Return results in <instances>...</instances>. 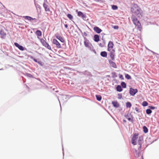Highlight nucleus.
Returning <instances> with one entry per match:
<instances>
[{"instance_id": "nucleus-1", "label": "nucleus", "mask_w": 159, "mask_h": 159, "mask_svg": "<svg viewBox=\"0 0 159 159\" xmlns=\"http://www.w3.org/2000/svg\"><path fill=\"white\" fill-rule=\"evenodd\" d=\"M132 12L136 15L138 17L141 18L143 17V13L142 10L137 5H134L131 8Z\"/></svg>"}, {"instance_id": "nucleus-2", "label": "nucleus", "mask_w": 159, "mask_h": 159, "mask_svg": "<svg viewBox=\"0 0 159 159\" xmlns=\"http://www.w3.org/2000/svg\"><path fill=\"white\" fill-rule=\"evenodd\" d=\"M131 18L133 23L140 30L141 28V25L139 20H138L136 17L134 15L132 16Z\"/></svg>"}, {"instance_id": "nucleus-3", "label": "nucleus", "mask_w": 159, "mask_h": 159, "mask_svg": "<svg viewBox=\"0 0 159 159\" xmlns=\"http://www.w3.org/2000/svg\"><path fill=\"white\" fill-rule=\"evenodd\" d=\"M138 134L135 133L134 134L132 139V143L134 145H136V141L138 139Z\"/></svg>"}, {"instance_id": "nucleus-4", "label": "nucleus", "mask_w": 159, "mask_h": 159, "mask_svg": "<svg viewBox=\"0 0 159 159\" xmlns=\"http://www.w3.org/2000/svg\"><path fill=\"white\" fill-rule=\"evenodd\" d=\"M85 39L84 41V45L86 47L89 48H91V46H92V45L89 42V41L87 39H86V38L85 37L84 38Z\"/></svg>"}, {"instance_id": "nucleus-5", "label": "nucleus", "mask_w": 159, "mask_h": 159, "mask_svg": "<svg viewBox=\"0 0 159 159\" xmlns=\"http://www.w3.org/2000/svg\"><path fill=\"white\" fill-rule=\"evenodd\" d=\"M138 92V90L137 89H133L131 88L129 89V93L132 96L134 95Z\"/></svg>"}, {"instance_id": "nucleus-6", "label": "nucleus", "mask_w": 159, "mask_h": 159, "mask_svg": "<svg viewBox=\"0 0 159 159\" xmlns=\"http://www.w3.org/2000/svg\"><path fill=\"white\" fill-rule=\"evenodd\" d=\"M52 43L56 45L57 48H61V46L60 44L56 39H53Z\"/></svg>"}, {"instance_id": "nucleus-7", "label": "nucleus", "mask_w": 159, "mask_h": 159, "mask_svg": "<svg viewBox=\"0 0 159 159\" xmlns=\"http://www.w3.org/2000/svg\"><path fill=\"white\" fill-rule=\"evenodd\" d=\"M55 36L57 39L59 40L62 43H64V42L65 41L64 39L61 36H60L58 33H56L55 35Z\"/></svg>"}, {"instance_id": "nucleus-8", "label": "nucleus", "mask_w": 159, "mask_h": 159, "mask_svg": "<svg viewBox=\"0 0 159 159\" xmlns=\"http://www.w3.org/2000/svg\"><path fill=\"white\" fill-rule=\"evenodd\" d=\"M114 46V44L111 41L109 42L108 45V49L107 50L109 51H110L112 50Z\"/></svg>"}, {"instance_id": "nucleus-9", "label": "nucleus", "mask_w": 159, "mask_h": 159, "mask_svg": "<svg viewBox=\"0 0 159 159\" xmlns=\"http://www.w3.org/2000/svg\"><path fill=\"white\" fill-rule=\"evenodd\" d=\"M109 52H110L109 54L110 57L111 58L112 60H114L115 59V50L113 49L112 50Z\"/></svg>"}, {"instance_id": "nucleus-10", "label": "nucleus", "mask_w": 159, "mask_h": 159, "mask_svg": "<svg viewBox=\"0 0 159 159\" xmlns=\"http://www.w3.org/2000/svg\"><path fill=\"white\" fill-rule=\"evenodd\" d=\"M43 7L44 8L45 11H50V10L49 7L48 6V4H45V3H43Z\"/></svg>"}, {"instance_id": "nucleus-11", "label": "nucleus", "mask_w": 159, "mask_h": 159, "mask_svg": "<svg viewBox=\"0 0 159 159\" xmlns=\"http://www.w3.org/2000/svg\"><path fill=\"white\" fill-rule=\"evenodd\" d=\"M93 30L98 34L100 33L102 31L101 29L97 26H95L94 27Z\"/></svg>"}, {"instance_id": "nucleus-12", "label": "nucleus", "mask_w": 159, "mask_h": 159, "mask_svg": "<svg viewBox=\"0 0 159 159\" xmlns=\"http://www.w3.org/2000/svg\"><path fill=\"white\" fill-rule=\"evenodd\" d=\"M23 18L25 20H28L29 21H32L34 20H36V19L35 18H33L32 17L30 16H24Z\"/></svg>"}, {"instance_id": "nucleus-13", "label": "nucleus", "mask_w": 159, "mask_h": 159, "mask_svg": "<svg viewBox=\"0 0 159 159\" xmlns=\"http://www.w3.org/2000/svg\"><path fill=\"white\" fill-rule=\"evenodd\" d=\"M109 63L110 64V65L111 67L114 68H117V66L114 62H113L112 61L109 60Z\"/></svg>"}, {"instance_id": "nucleus-14", "label": "nucleus", "mask_w": 159, "mask_h": 159, "mask_svg": "<svg viewBox=\"0 0 159 159\" xmlns=\"http://www.w3.org/2000/svg\"><path fill=\"white\" fill-rule=\"evenodd\" d=\"M125 116L126 118L129 121H131L132 122H133V120L131 119L130 117H133L131 115V114H127L126 115H125Z\"/></svg>"}, {"instance_id": "nucleus-15", "label": "nucleus", "mask_w": 159, "mask_h": 159, "mask_svg": "<svg viewBox=\"0 0 159 159\" xmlns=\"http://www.w3.org/2000/svg\"><path fill=\"white\" fill-rule=\"evenodd\" d=\"M112 104L113 106L116 108H118L119 107V104L117 101H112Z\"/></svg>"}, {"instance_id": "nucleus-16", "label": "nucleus", "mask_w": 159, "mask_h": 159, "mask_svg": "<svg viewBox=\"0 0 159 159\" xmlns=\"http://www.w3.org/2000/svg\"><path fill=\"white\" fill-rule=\"evenodd\" d=\"M0 34L2 38H4L6 36V34L3 30H0Z\"/></svg>"}, {"instance_id": "nucleus-17", "label": "nucleus", "mask_w": 159, "mask_h": 159, "mask_svg": "<svg viewBox=\"0 0 159 159\" xmlns=\"http://www.w3.org/2000/svg\"><path fill=\"white\" fill-rule=\"evenodd\" d=\"M94 40L96 42H98L99 41V36L98 34H95L94 36Z\"/></svg>"}, {"instance_id": "nucleus-18", "label": "nucleus", "mask_w": 159, "mask_h": 159, "mask_svg": "<svg viewBox=\"0 0 159 159\" xmlns=\"http://www.w3.org/2000/svg\"><path fill=\"white\" fill-rule=\"evenodd\" d=\"M43 46L47 48L49 50H51V46L48 44L46 42L43 44Z\"/></svg>"}, {"instance_id": "nucleus-19", "label": "nucleus", "mask_w": 159, "mask_h": 159, "mask_svg": "<svg viewBox=\"0 0 159 159\" xmlns=\"http://www.w3.org/2000/svg\"><path fill=\"white\" fill-rule=\"evenodd\" d=\"M100 55L103 57H106L107 56V53L106 51H102L101 52Z\"/></svg>"}, {"instance_id": "nucleus-20", "label": "nucleus", "mask_w": 159, "mask_h": 159, "mask_svg": "<svg viewBox=\"0 0 159 159\" xmlns=\"http://www.w3.org/2000/svg\"><path fill=\"white\" fill-rule=\"evenodd\" d=\"M143 141V138L142 137H139L138 139V145H142Z\"/></svg>"}, {"instance_id": "nucleus-21", "label": "nucleus", "mask_w": 159, "mask_h": 159, "mask_svg": "<svg viewBox=\"0 0 159 159\" xmlns=\"http://www.w3.org/2000/svg\"><path fill=\"white\" fill-rule=\"evenodd\" d=\"M116 89L117 91L120 92L122 91V89L121 86L120 85H118L116 87Z\"/></svg>"}, {"instance_id": "nucleus-22", "label": "nucleus", "mask_w": 159, "mask_h": 159, "mask_svg": "<svg viewBox=\"0 0 159 159\" xmlns=\"http://www.w3.org/2000/svg\"><path fill=\"white\" fill-rule=\"evenodd\" d=\"M135 157H138L140 156V151H138L136 149H134Z\"/></svg>"}, {"instance_id": "nucleus-23", "label": "nucleus", "mask_w": 159, "mask_h": 159, "mask_svg": "<svg viewBox=\"0 0 159 159\" xmlns=\"http://www.w3.org/2000/svg\"><path fill=\"white\" fill-rule=\"evenodd\" d=\"M25 75L28 77L30 78H33L34 76L33 75H32L30 73H26L25 74Z\"/></svg>"}, {"instance_id": "nucleus-24", "label": "nucleus", "mask_w": 159, "mask_h": 159, "mask_svg": "<svg viewBox=\"0 0 159 159\" xmlns=\"http://www.w3.org/2000/svg\"><path fill=\"white\" fill-rule=\"evenodd\" d=\"M96 97L97 100L98 101H100L102 99V97L100 95H96Z\"/></svg>"}, {"instance_id": "nucleus-25", "label": "nucleus", "mask_w": 159, "mask_h": 159, "mask_svg": "<svg viewBox=\"0 0 159 159\" xmlns=\"http://www.w3.org/2000/svg\"><path fill=\"white\" fill-rule=\"evenodd\" d=\"M126 106L127 108H130L131 107L132 105L129 102H127L126 103Z\"/></svg>"}, {"instance_id": "nucleus-26", "label": "nucleus", "mask_w": 159, "mask_h": 159, "mask_svg": "<svg viewBox=\"0 0 159 159\" xmlns=\"http://www.w3.org/2000/svg\"><path fill=\"white\" fill-rule=\"evenodd\" d=\"M121 85L122 87L123 88H125L126 87V83L124 82H121Z\"/></svg>"}, {"instance_id": "nucleus-27", "label": "nucleus", "mask_w": 159, "mask_h": 159, "mask_svg": "<svg viewBox=\"0 0 159 159\" xmlns=\"http://www.w3.org/2000/svg\"><path fill=\"white\" fill-rule=\"evenodd\" d=\"M143 129L144 132L145 133H148V128L146 126H143Z\"/></svg>"}, {"instance_id": "nucleus-28", "label": "nucleus", "mask_w": 159, "mask_h": 159, "mask_svg": "<svg viewBox=\"0 0 159 159\" xmlns=\"http://www.w3.org/2000/svg\"><path fill=\"white\" fill-rule=\"evenodd\" d=\"M36 35L38 36H41L42 35V32L41 31L37 30L36 32Z\"/></svg>"}, {"instance_id": "nucleus-29", "label": "nucleus", "mask_w": 159, "mask_h": 159, "mask_svg": "<svg viewBox=\"0 0 159 159\" xmlns=\"http://www.w3.org/2000/svg\"><path fill=\"white\" fill-rule=\"evenodd\" d=\"M146 112L147 114L150 115L152 113V111L150 109H148L146 110Z\"/></svg>"}, {"instance_id": "nucleus-30", "label": "nucleus", "mask_w": 159, "mask_h": 159, "mask_svg": "<svg viewBox=\"0 0 159 159\" xmlns=\"http://www.w3.org/2000/svg\"><path fill=\"white\" fill-rule=\"evenodd\" d=\"M148 102H147L145 101H143L142 103V105L143 107H146V106H148Z\"/></svg>"}, {"instance_id": "nucleus-31", "label": "nucleus", "mask_w": 159, "mask_h": 159, "mask_svg": "<svg viewBox=\"0 0 159 159\" xmlns=\"http://www.w3.org/2000/svg\"><path fill=\"white\" fill-rule=\"evenodd\" d=\"M125 77L128 80H131V76L128 74H126L125 75Z\"/></svg>"}, {"instance_id": "nucleus-32", "label": "nucleus", "mask_w": 159, "mask_h": 159, "mask_svg": "<svg viewBox=\"0 0 159 159\" xmlns=\"http://www.w3.org/2000/svg\"><path fill=\"white\" fill-rule=\"evenodd\" d=\"M111 7L112 9L113 10H116L118 9V7L116 5H112Z\"/></svg>"}, {"instance_id": "nucleus-33", "label": "nucleus", "mask_w": 159, "mask_h": 159, "mask_svg": "<svg viewBox=\"0 0 159 159\" xmlns=\"http://www.w3.org/2000/svg\"><path fill=\"white\" fill-rule=\"evenodd\" d=\"M67 16L70 20H71L73 18V16L70 14H68L67 15Z\"/></svg>"}, {"instance_id": "nucleus-34", "label": "nucleus", "mask_w": 159, "mask_h": 159, "mask_svg": "<svg viewBox=\"0 0 159 159\" xmlns=\"http://www.w3.org/2000/svg\"><path fill=\"white\" fill-rule=\"evenodd\" d=\"M30 57L31 59L33 60L36 62L38 63V61L37 60V59H35L33 57L30 56Z\"/></svg>"}, {"instance_id": "nucleus-35", "label": "nucleus", "mask_w": 159, "mask_h": 159, "mask_svg": "<svg viewBox=\"0 0 159 159\" xmlns=\"http://www.w3.org/2000/svg\"><path fill=\"white\" fill-rule=\"evenodd\" d=\"M83 14H84L81 11H79L78 12L77 15L81 17Z\"/></svg>"}, {"instance_id": "nucleus-36", "label": "nucleus", "mask_w": 159, "mask_h": 159, "mask_svg": "<svg viewBox=\"0 0 159 159\" xmlns=\"http://www.w3.org/2000/svg\"><path fill=\"white\" fill-rule=\"evenodd\" d=\"M122 94L121 93H118V99H122Z\"/></svg>"}, {"instance_id": "nucleus-37", "label": "nucleus", "mask_w": 159, "mask_h": 159, "mask_svg": "<svg viewBox=\"0 0 159 159\" xmlns=\"http://www.w3.org/2000/svg\"><path fill=\"white\" fill-rule=\"evenodd\" d=\"M112 77L113 78H115L117 77L116 73L115 72H113L111 73Z\"/></svg>"}, {"instance_id": "nucleus-38", "label": "nucleus", "mask_w": 159, "mask_h": 159, "mask_svg": "<svg viewBox=\"0 0 159 159\" xmlns=\"http://www.w3.org/2000/svg\"><path fill=\"white\" fill-rule=\"evenodd\" d=\"M34 4L36 8H38L39 9H41V7L40 6L39 4L36 3L35 2H34Z\"/></svg>"}, {"instance_id": "nucleus-39", "label": "nucleus", "mask_w": 159, "mask_h": 159, "mask_svg": "<svg viewBox=\"0 0 159 159\" xmlns=\"http://www.w3.org/2000/svg\"><path fill=\"white\" fill-rule=\"evenodd\" d=\"M84 20H86L87 19V17L86 16V15L83 14V15L81 17Z\"/></svg>"}, {"instance_id": "nucleus-40", "label": "nucleus", "mask_w": 159, "mask_h": 159, "mask_svg": "<svg viewBox=\"0 0 159 159\" xmlns=\"http://www.w3.org/2000/svg\"><path fill=\"white\" fill-rule=\"evenodd\" d=\"M21 51H24V48L22 46L20 45L18 48Z\"/></svg>"}, {"instance_id": "nucleus-41", "label": "nucleus", "mask_w": 159, "mask_h": 159, "mask_svg": "<svg viewBox=\"0 0 159 159\" xmlns=\"http://www.w3.org/2000/svg\"><path fill=\"white\" fill-rule=\"evenodd\" d=\"M37 63L41 66H43L44 64L41 61H39Z\"/></svg>"}, {"instance_id": "nucleus-42", "label": "nucleus", "mask_w": 159, "mask_h": 159, "mask_svg": "<svg viewBox=\"0 0 159 159\" xmlns=\"http://www.w3.org/2000/svg\"><path fill=\"white\" fill-rule=\"evenodd\" d=\"M40 41L41 43L43 45V44L46 42L43 39H41L40 40Z\"/></svg>"}, {"instance_id": "nucleus-43", "label": "nucleus", "mask_w": 159, "mask_h": 159, "mask_svg": "<svg viewBox=\"0 0 159 159\" xmlns=\"http://www.w3.org/2000/svg\"><path fill=\"white\" fill-rule=\"evenodd\" d=\"M40 41L41 43L43 45V44L46 42L43 39H41L40 40Z\"/></svg>"}, {"instance_id": "nucleus-44", "label": "nucleus", "mask_w": 159, "mask_h": 159, "mask_svg": "<svg viewBox=\"0 0 159 159\" xmlns=\"http://www.w3.org/2000/svg\"><path fill=\"white\" fill-rule=\"evenodd\" d=\"M149 107L151 110H154L156 108L155 107L152 106H149Z\"/></svg>"}, {"instance_id": "nucleus-45", "label": "nucleus", "mask_w": 159, "mask_h": 159, "mask_svg": "<svg viewBox=\"0 0 159 159\" xmlns=\"http://www.w3.org/2000/svg\"><path fill=\"white\" fill-rule=\"evenodd\" d=\"M135 109L136 111L138 112H140L141 111L139 110L138 107H135Z\"/></svg>"}, {"instance_id": "nucleus-46", "label": "nucleus", "mask_w": 159, "mask_h": 159, "mask_svg": "<svg viewBox=\"0 0 159 159\" xmlns=\"http://www.w3.org/2000/svg\"><path fill=\"white\" fill-rule=\"evenodd\" d=\"M14 45L16 47H17L18 48V47H19V46L20 45L17 43H14Z\"/></svg>"}, {"instance_id": "nucleus-47", "label": "nucleus", "mask_w": 159, "mask_h": 159, "mask_svg": "<svg viewBox=\"0 0 159 159\" xmlns=\"http://www.w3.org/2000/svg\"><path fill=\"white\" fill-rule=\"evenodd\" d=\"M119 78H120L121 80H123V79H124L123 77V75H122L119 74Z\"/></svg>"}, {"instance_id": "nucleus-48", "label": "nucleus", "mask_w": 159, "mask_h": 159, "mask_svg": "<svg viewBox=\"0 0 159 159\" xmlns=\"http://www.w3.org/2000/svg\"><path fill=\"white\" fill-rule=\"evenodd\" d=\"M139 145V146L138 148V150L139 151H140V150H141V145Z\"/></svg>"}, {"instance_id": "nucleus-49", "label": "nucleus", "mask_w": 159, "mask_h": 159, "mask_svg": "<svg viewBox=\"0 0 159 159\" xmlns=\"http://www.w3.org/2000/svg\"><path fill=\"white\" fill-rule=\"evenodd\" d=\"M44 2L43 3H45V4H48V2L47 0H44Z\"/></svg>"}, {"instance_id": "nucleus-50", "label": "nucleus", "mask_w": 159, "mask_h": 159, "mask_svg": "<svg viewBox=\"0 0 159 159\" xmlns=\"http://www.w3.org/2000/svg\"><path fill=\"white\" fill-rule=\"evenodd\" d=\"M99 45L100 47H103L104 46V45H103L101 43H100V44H99Z\"/></svg>"}, {"instance_id": "nucleus-51", "label": "nucleus", "mask_w": 159, "mask_h": 159, "mask_svg": "<svg viewBox=\"0 0 159 159\" xmlns=\"http://www.w3.org/2000/svg\"><path fill=\"white\" fill-rule=\"evenodd\" d=\"M114 28L117 29L118 28V26H115L114 27Z\"/></svg>"}, {"instance_id": "nucleus-52", "label": "nucleus", "mask_w": 159, "mask_h": 159, "mask_svg": "<svg viewBox=\"0 0 159 159\" xmlns=\"http://www.w3.org/2000/svg\"><path fill=\"white\" fill-rule=\"evenodd\" d=\"M150 51L152 52V53L154 54H157V55H158V54L155 52H153V51H151V50H150Z\"/></svg>"}, {"instance_id": "nucleus-53", "label": "nucleus", "mask_w": 159, "mask_h": 159, "mask_svg": "<svg viewBox=\"0 0 159 159\" xmlns=\"http://www.w3.org/2000/svg\"><path fill=\"white\" fill-rule=\"evenodd\" d=\"M84 34L85 36H87V34L85 32H84Z\"/></svg>"}, {"instance_id": "nucleus-54", "label": "nucleus", "mask_w": 159, "mask_h": 159, "mask_svg": "<svg viewBox=\"0 0 159 159\" xmlns=\"http://www.w3.org/2000/svg\"><path fill=\"white\" fill-rule=\"evenodd\" d=\"M64 26H65V28H67H67H68V25H67L65 24V25H64Z\"/></svg>"}, {"instance_id": "nucleus-55", "label": "nucleus", "mask_w": 159, "mask_h": 159, "mask_svg": "<svg viewBox=\"0 0 159 159\" xmlns=\"http://www.w3.org/2000/svg\"><path fill=\"white\" fill-rule=\"evenodd\" d=\"M86 73H88V74H87V75H89V72H87V71H85V72H84V74H86Z\"/></svg>"}, {"instance_id": "nucleus-56", "label": "nucleus", "mask_w": 159, "mask_h": 159, "mask_svg": "<svg viewBox=\"0 0 159 159\" xmlns=\"http://www.w3.org/2000/svg\"><path fill=\"white\" fill-rule=\"evenodd\" d=\"M107 77H110V76L109 75H107Z\"/></svg>"}, {"instance_id": "nucleus-57", "label": "nucleus", "mask_w": 159, "mask_h": 159, "mask_svg": "<svg viewBox=\"0 0 159 159\" xmlns=\"http://www.w3.org/2000/svg\"><path fill=\"white\" fill-rule=\"evenodd\" d=\"M78 29H79V30H80V31L81 32H81V30L80 29H79V28H78Z\"/></svg>"}, {"instance_id": "nucleus-58", "label": "nucleus", "mask_w": 159, "mask_h": 159, "mask_svg": "<svg viewBox=\"0 0 159 159\" xmlns=\"http://www.w3.org/2000/svg\"><path fill=\"white\" fill-rule=\"evenodd\" d=\"M103 43H104V44H105V42L104 40L103 41Z\"/></svg>"}, {"instance_id": "nucleus-59", "label": "nucleus", "mask_w": 159, "mask_h": 159, "mask_svg": "<svg viewBox=\"0 0 159 159\" xmlns=\"http://www.w3.org/2000/svg\"><path fill=\"white\" fill-rule=\"evenodd\" d=\"M62 150H63V146H62Z\"/></svg>"}, {"instance_id": "nucleus-60", "label": "nucleus", "mask_w": 159, "mask_h": 159, "mask_svg": "<svg viewBox=\"0 0 159 159\" xmlns=\"http://www.w3.org/2000/svg\"><path fill=\"white\" fill-rule=\"evenodd\" d=\"M3 70V69H2H2H0V70Z\"/></svg>"}, {"instance_id": "nucleus-61", "label": "nucleus", "mask_w": 159, "mask_h": 159, "mask_svg": "<svg viewBox=\"0 0 159 159\" xmlns=\"http://www.w3.org/2000/svg\"><path fill=\"white\" fill-rule=\"evenodd\" d=\"M124 122H125L126 121H125V120H124Z\"/></svg>"}, {"instance_id": "nucleus-62", "label": "nucleus", "mask_w": 159, "mask_h": 159, "mask_svg": "<svg viewBox=\"0 0 159 159\" xmlns=\"http://www.w3.org/2000/svg\"><path fill=\"white\" fill-rule=\"evenodd\" d=\"M59 102L60 103V100H59Z\"/></svg>"}, {"instance_id": "nucleus-63", "label": "nucleus", "mask_w": 159, "mask_h": 159, "mask_svg": "<svg viewBox=\"0 0 159 159\" xmlns=\"http://www.w3.org/2000/svg\"><path fill=\"white\" fill-rule=\"evenodd\" d=\"M59 102L60 103V100H59Z\"/></svg>"}, {"instance_id": "nucleus-64", "label": "nucleus", "mask_w": 159, "mask_h": 159, "mask_svg": "<svg viewBox=\"0 0 159 159\" xmlns=\"http://www.w3.org/2000/svg\"><path fill=\"white\" fill-rule=\"evenodd\" d=\"M63 155H64V153L63 152Z\"/></svg>"}]
</instances>
